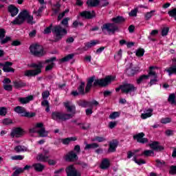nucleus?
<instances>
[{"mask_svg":"<svg viewBox=\"0 0 176 176\" xmlns=\"http://www.w3.org/2000/svg\"><path fill=\"white\" fill-rule=\"evenodd\" d=\"M96 79L95 76H92L87 80V85L85 87V82H81L80 85L78 87V91L80 93L81 96H85V94H87V93L90 92L91 87H97V86H100V87H107L111 82L115 80V77L112 76H107L104 78L101 79Z\"/></svg>","mask_w":176,"mask_h":176,"instance_id":"1","label":"nucleus"},{"mask_svg":"<svg viewBox=\"0 0 176 176\" xmlns=\"http://www.w3.org/2000/svg\"><path fill=\"white\" fill-rule=\"evenodd\" d=\"M54 34V42H58V41H61L63 39V36L67 35L68 32L67 29L61 27L60 25H56L53 27V23H51L49 27H47L43 32V34L47 35L49 34Z\"/></svg>","mask_w":176,"mask_h":176,"instance_id":"2","label":"nucleus"},{"mask_svg":"<svg viewBox=\"0 0 176 176\" xmlns=\"http://www.w3.org/2000/svg\"><path fill=\"white\" fill-rule=\"evenodd\" d=\"M25 20L27 21L28 24H30L31 25L35 24V21H34V16L30 15L28 10H23L19 14L17 17L11 22V23L14 24V25H21Z\"/></svg>","mask_w":176,"mask_h":176,"instance_id":"3","label":"nucleus"},{"mask_svg":"<svg viewBox=\"0 0 176 176\" xmlns=\"http://www.w3.org/2000/svg\"><path fill=\"white\" fill-rule=\"evenodd\" d=\"M30 68L35 69L26 70L25 72V76H36L39 74H42V69L43 68V62L39 61L38 63H33L30 65Z\"/></svg>","mask_w":176,"mask_h":176,"instance_id":"4","label":"nucleus"},{"mask_svg":"<svg viewBox=\"0 0 176 176\" xmlns=\"http://www.w3.org/2000/svg\"><path fill=\"white\" fill-rule=\"evenodd\" d=\"M51 118L53 120H56V122H67V120L72 119L74 115L59 111H53Z\"/></svg>","mask_w":176,"mask_h":176,"instance_id":"5","label":"nucleus"},{"mask_svg":"<svg viewBox=\"0 0 176 176\" xmlns=\"http://www.w3.org/2000/svg\"><path fill=\"white\" fill-rule=\"evenodd\" d=\"M30 52L35 57H43L45 55V51H43V47L38 44H34L30 47Z\"/></svg>","mask_w":176,"mask_h":176,"instance_id":"6","label":"nucleus"},{"mask_svg":"<svg viewBox=\"0 0 176 176\" xmlns=\"http://www.w3.org/2000/svg\"><path fill=\"white\" fill-rule=\"evenodd\" d=\"M102 32H105L107 31V32H111V34H115L116 31H119V26L116 25V23H105L102 27Z\"/></svg>","mask_w":176,"mask_h":176,"instance_id":"7","label":"nucleus"},{"mask_svg":"<svg viewBox=\"0 0 176 176\" xmlns=\"http://www.w3.org/2000/svg\"><path fill=\"white\" fill-rule=\"evenodd\" d=\"M14 112L16 113L22 114V116L25 118H34L35 116V113L28 112L25 108L21 106H17L14 109Z\"/></svg>","mask_w":176,"mask_h":176,"instance_id":"8","label":"nucleus"},{"mask_svg":"<svg viewBox=\"0 0 176 176\" xmlns=\"http://www.w3.org/2000/svg\"><path fill=\"white\" fill-rule=\"evenodd\" d=\"M121 91L125 94H129V93H134L137 91V87L133 84L125 83L121 85Z\"/></svg>","mask_w":176,"mask_h":176,"instance_id":"9","label":"nucleus"},{"mask_svg":"<svg viewBox=\"0 0 176 176\" xmlns=\"http://www.w3.org/2000/svg\"><path fill=\"white\" fill-rule=\"evenodd\" d=\"M66 174L67 176H81L82 173L74 165H69L65 168Z\"/></svg>","mask_w":176,"mask_h":176,"instance_id":"10","label":"nucleus"},{"mask_svg":"<svg viewBox=\"0 0 176 176\" xmlns=\"http://www.w3.org/2000/svg\"><path fill=\"white\" fill-rule=\"evenodd\" d=\"M10 135L12 138H20V137H23L24 135V130L21 127H16L12 130L10 133Z\"/></svg>","mask_w":176,"mask_h":176,"instance_id":"11","label":"nucleus"},{"mask_svg":"<svg viewBox=\"0 0 176 176\" xmlns=\"http://www.w3.org/2000/svg\"><path fill=\"white\" fill-rule=\"evenodd\" d=\"M36 127H38V129H40L37 132V134H38L39 137H42V138L47 137V134H49V132L46 131L45 127H43V123L38 122L36 124Z\"/></svg>","mask_w":176,"mask_h":176,"instance_id":"12","label":"nucleus"},{"mask_svg":"<svg viewBox=\"0 0 176 176\" xmlns=\"http://www.w3.org/2000/svg\"><path fill=\"white\" fill-rule=\"evenodd\" d=\"M145 137V133L143 132L139 133L135 135H133V140H136L140 144H146L148 142V138H144Z\"/></svg>","mask_w":176,"mask_h":176,"instance_id":"13","label":"nucleus"},{"mask_svg":"<svg viewBox=\"0 0 176 176\" xmlns=\"http://www.w3.org/2000/svg\"><path fill=\"white\" fill-rule=\"evenodd\" d=\"M80 16L83 19H87V20H90L96 17V12L82 11V12H80Z\"/></svg>","mask_w":176,"mask_h":176,"instance_id":"14","label":"nucleus"},{"mask_svg":"<svg viewBox=\"0 0 176 176\" xmlns=\"http://www.w3.org/2000/svg\"><path fill=\"white\" fill-rule=\"evenodd\" d=\"M56 60H57V58L56 57H52L50 58V59H47L45 61V64H50V63H51L50 65H47L45 67V71H52L53 69V68L54 67V63H53V61H56Z\"/></svg>","mask_w":176,"mask_h":176,"instance_id":"15","label":"nucleus"},{"mask_svg":"<svg viewBox=\"0 0 176 176\" xmlns=\"http://www.w3.org/2000/svg\"><path fill=\"white\" fill-rule=\"evenodd\" d=\"M64 105L67 109V112H71L72 113L70 115H73L74 118V116H75V113H76V107L75 105L71 104L69 102H65Z\"/></svg>","mask_w":176,"mask_h":176,"instance_id":"16","label":"nucleus"},{"mask_svg":"<svg viewBox=\"0 0 176 176\" xmlns=\"http://www.w3.org/2000/svg\"><path fill=\"white\" fill-rule=\"evenodd\" d=\"M148 146L157 152H162V151L164 150V147L163 146L159 145V142H153L151 144H148Z\"/></svg>","mask_w":176,"mask_h":176,"instance_id":"17","label":"nucleus"},{"mask_svg":"<svg viewBox=\"0 0 176 176\" xmlns=\"http://www.w3.org/2000/svg\"><path fill=\"white\" fill-rule=\"evenodd\" d=\"M75 160H78V155H76L75 151H70L68 154H67V162H75Z\"/></svg>","mask_w":176,"mask_h":176,"instance_id":"18","label":"nucleus"},{"mask_svg":"<svg viewBox=\"0 0 176 176\" xmlns=\"http://www.w3.org/2000/svg\"><path fill=\"white\" fill-rule=\"evenodd\" d=\"M118 145H119V142H118V140H113L112 142H110L108 152L109 153L116 152Z\"/></svg>","mask_w":176,"mask_h":176,"instance_id":"19","label":"nucleus"},{"mask_svg":"<svg viewBox=\"0 0 176 176\" xmlns=\"http://www.w3.org/2000/svg\"><path fill=\"white\" fill-rule=\"evenodd\" d=\"M8 12L10 13L12 17L17 16L19 14V8L13 5H10L8 8Z\"/></svg>","mask_w":176,"mask_h":176,"instance_id":"20","label":"nucleus"},{"mask_svg":"<svg viewBox=\"0 0 176 176\" xmlns=\"http://www.w3.org/2000/svg\"><path fill=\"white\" fill-rule=\"evenodd\" d=\"M13 65V63L7 61L5 63L3 67V71L4 72H14V69L10 67Z\"/></svg>","mask_w":176,"mask_h":176,"instance_id":"21","label":"nucleus"},{"mask_svg":"<svg viewBox=\"0 0 176 176\" xmlns=\"http://www.w3.org/2000/svg\"><path fill=\"white\" fill-rule=\"evenodd\" d=\"M173 62L175 65L166 69L169 76H171L173 74L176 75V58L173 59Z\"/></svg>","mask_w":176,"mask_h":176,"instance_id":"22","label":"nucleus"},{"mask_svg":"<svg viewBox=\"0 0 176 176\" xmlns=\"http://www.w3.org/2000/svg\"><path fill=\"white\" fill-rule=\"evenodd\" d=\"M139 71H140L139 67H134V68L129 67L126 69V74L128 76H134L135 74H138Z\"/></svg>","mask_w":176,"mask_h":176,"instance_id":"23","label":"nucleus"},{"mask_svg":"<svg viewBox=\"0 0 176 176\" xmlns=\"http://www.w3.org/2000/svg\"><path fill=\"white\" fill-rule=\"evenodd\" d=\"M110 166H111V162H109V160L108 158H104L102 160L100 168L102 170H107L109 168Z\"/></svg>","mask_w":176,"mask_h":176,"instance_id":"24","label":"nucleus"},{"mask_svg":"<svg viewBox=\"0 0 176 176\" xmlns=\"http://www.w3.org/2000/svg\"><path fill=\"white\" fill-rule=\"evenodd\" d=\"M79 107L82 108H91V102H89L85 100H80L78 101Z\"/></svg>","mask_w":176,"mask_h":176,"instance_id":"25","label":"nucleus"},{"mask_svg":"<svg viewBox=\"0 0 176 176\" xmlns=\"http://www.w3.org/2000/svg\"><path fill=\"white\" fill-rule=\"evenodd\" d=\"M156 69L155 67L151 66L148 68V74L146 75L148 76V79L152 76L153 78H157V74H156V72L153 71V69Z\"/></svg>","mask_w":176,"mask_h":176,"instance_id":"26","label":"nucleus"},{"mask_svg":"<svg viewBox=\"0 0 176 176\" xmlns=\"http://www.w3.org/2000/svg\"><path fill=\"white\" fill-rule=\"evenodd\" d=\"M13 85L15 89H21L22 87H25V86H27V83L21 80H14L13 81Z\"/></svg>","mask_w":176,"mask_h":176,"instance_id":"27","label":"nucleus"},{"mask_svg":"<svg viewBox=\"0 0 176 176\" xmlns=\"http://www.w3.org/2000/svg\"><path fill=\"white\" fill-rule=\"evenodd\" d=\"M87 5L89 8H96L100 5V0H87Z\"/></svg>","mask_w":176,"mask_h":176,"instance_id":"28","label":"nucleus"},{"mask_svg":"<svg viewBox=\"0 0 176 176\" xmlns=\"http://www.w3.org/2000/svg\"><path fill=\"white\" fill-rule=\"evenodd\" d=\"M59 141L63 144V145H69L72 141H76V137H71L67 138L59 139Z\"/></svg>","mask_w":176,"mask_h":176,"instance_id":"29","label":"nucleus"},{"mask_svg":"<svg viewBox=\"0 0 176 176\" xmlns=\"http://www.w3.org/2000/svg\"><path fill=\"white\" fill-rule=\"evenodd\" d=\"M34 100V96H29L25 98H19V101L21 104H28L30 101H32Z\"/></svg>","mask_w":176,"mask_h":176,"instance_id":"30","label":"nucleus"},{"mask_svg":"<svg viewBox=\"0 0 176 176\" xmlns=\"http://www.w3.org/2000/svg\"><path fill=\"white\" fill-rule=\"evenodd\" d=\"M111 21H113L114 24H122V23L126 21V19L123 16H118L111 19Z\"/></svg>","mask_w":176,"mask_h":176,"instance_id":"31","label":"nucleus"},{"mask_svg":"<svg viewBox=\"0 0 176 176\" xmlns=\"http://www.w3.org/2000/svg\"><path fill=\"white\" fill-rule=\"evenodd\" d=\"M32 167L34 168L35 171H37L38 173H42L45 169V165L41 163L34 164L32 165Z\"/></svg>","mask_w":176,"mask_h":176,"instance_id":"32","label":"nucleus"},{"mask_svg":"<svg viewBox=\"0 0 176 176\" xmlns=\"http://www.w3.org/2000/svg\"><path fill=\"white\" fill-rule=\"evenodd\" d=\"M50 157V155H45V154L40 153L37 156V160L38 162H46L47 160H49V158Z\"/></svg>","mask_w":176,"mask_h":176,"instance_id":"33","label":"nucleus"},{"mask_svg":"<svg viewBox=\"0 0 176 176\" xmlns=\"http://www.w3.org/2000/svg\"><path fill=\"white\" fill-rule=\"evenodd\" d=\"M152 112H153V109H148L146 111V113H142L141 118L142 119H147V118H151L152 116Z\"/></svg>","mask_w":176,"mask_h":176,"instance_id":"34","label":"nucleus"},{"mask_svg":"<svg viewBox=\"0 0 176 176\" xmlns=\"http://www.w3.org/2000/svg\"><path fill=\"white\" fill-rule=\"evenodd\" d=\"M98 43H100V41L98 40H92L90 42L86 43L85 48L90 49L91 47H93V46L98 45Z\"/></svg>","mask_w":176,"mask_h":176,"instance_id":"35","label":"nucleus"},{"mask_svg":"<svg viewBox=\"0 0 176 176\" xmlns=\"http://www.w3.org/2000/svg\"><path fill=\"white\" fill-rule=\"evenodd\" d=\"M75 54H69L64 58L60 59V63H66L67 61H69V60H72L74 57Z\"/></svg>","mask_w":176,"mask_h":176,"instance_id":"36","label":"nucleus"},{"mask_svg":"<svg viewBox=\"0 0 176 176\" xmlns=\"http://www.w3.org/2000/svg\"><path fill=\"white\" fill-rule=\"evenodd\" d=\"M86 144V146L85 147V151L87 149H96V148H98L100 145L97 143H91V144Z\"/></svg>","mask_w":176,"mask_h":176,"instance_id":"37","label":"nucleus"},{"mask_svg":"<svg viewBox=\"0 0 176 176\" xmlns=\"http://www.w3.org/2000/svg\"><path fill=\"white\" fill-rule=\"evenodd\" d=\"M168 102H170L171 105L176 104L175 94H171L170 95H169Z\"/></svg>","mask_w":176,"mask_h":176,"instance_id":"38","label":"nucleus"},{"mask_svg":"<svg viewBox=\"0 0 176 176\" xmlns=\"http://www.w3.org/2000/svg\"><path fill=\"white\" fill-rule=\"evenodd\" d=\"M14 151L17 153H20V152H25L27 151V148H25V146H16L14 148Z\"/></svg>","mask_w":176,"mask_h":176,"instance_id":"39","label":"nucleus"},{"mask_svg":"<svg viewBox=\"0 0 176 176\" xmlns=\"http://www.w3.org/2000/svg\"><path fill=\"white\" fill-rule=\"evenodd\" d=\"M155 163H156V164H155L156 167L162 168V167H164V166H166V162H164L162 160H156Z\"/></svg>","mask_w":176,"mask_h":176,"instance_id":"40","label":"nucleus"},{"mask_svg":"<svg viewBox=\"0 0 176 176\" xmlns=\"http://www.w3.org/2000/svg\"><path fill=\"white\" fill-rule=\"evenodd\" d=\"M70 19L69 17L65 18L62 20L60 23L62 24L63 26H64V29L68 28L69 25H68V21H69Z\"/></svg>","mask_w":176,"mask_h":176,"instance_id":"41","label":"nucleus"},{"mask_svg":"<svg viewBox=\"0 0 176 176\" xmlns=\"http://www.w3.org/2000/svg\"><path fill=\"white\" fill-rule=\"evenodd\" d=\"M109 5V1L108 0H99V6L100 8H105Z\"/></svg>","mask_w":176,"mask_h":176,"instance_id":"42","label":"nucleus"},{"mask_svg":"<svg viewBox=\"0 0 176 176\" xmlns=\"http://www.w3.org/2000/svg\"><path fill=\"white\" fill-rule=\"evenodd\" d=\"M145 53V50L142 48H140L135 52L137 57H142Z\"/></svg>","mask_w":176,"mask_h":176,"instance_id":"43","label":"nucleus"},{"mask_svg":"<svg viewBox=\"0 0 176 176\" xmlns=\"http://www.w3.org/2000/svg\"><path fill=\"white\" fill-rule=\"evenodd\" d=\"M133 160L135 162L137 163V164H139V166H141V164H145L146 162L145 160L140 159V160H138L137 159V155H135L133 157Z\"/></svg>","mask_w":176,"mask_h":176,"instance_id":"44","label":"nucleus"},{"mask_svg":"<svg viewBox=\"0 0 176 176\" xmlns=\"http://www.w3.org/2000/svg\"><path fill=\"white\" fill-rule=\"evenodd\" d=\"M148 79V76L144 74L139 77V78L137 80L138 85H140V83H142L144 80Z\"/></svg>","mask_w":176,"mask_h":176,"instance_id":"45","label":"nucleus"},{"mask_svg":"<svg viewBox=\"0 0 176 176\" xmlns=\"http://www.w3.org/2000/svg\"><path fill=\"white\" fill-rule=\"evenodd\" d=\"M107 140L104 137L96 136L94 139L91 140L92 142L97 141L98 142H104Z\"/></svg>","mask_w":176,"mask_h":176,"instance_id":"46","label":"nucleus"},{"mask_svg":"<svg viewBox=\"0 0 176 176\" xmlns=\"http://www.w3.org/2000/svg\"><path fill=\"white\" fill-rule=\"evenodd\" d=\"M45 8H46V6H42L38 8L37 11H34V14H36V16H41V14L42 13V12H43V10Z\"/></svg>","mask_w":176,"mask_h":176,"instance_id":"47","label":"nucleus"},{"mask_svg":"<svg viewBox=\"0 0 176 176\" xmlns=\"http://www.w3.org/2000/svg\"><path fill=\"white\" fill-rule=\"evenodd\" d=\"M160 122L162 124H167V123H171L172 119L171 118H164L161 119Z\"/></svg>","mask_w":176,"mask_h":176,"instance_id":"48","label":"nucleus"},{"mask_svg":"<svg viewBox=\"0 0 176 176\" xmlns=\"http://www.w3.org/2000/svg\"><path fill=\"white\" fill-rule=\"evenodd\" d=\"M12 38L10 36H6L5 38L0 39V43L1 45H5L6 43H8L9 41H11Z\"/></svg>","mask_w":176,"mask_h":176,"instance_id":"49","label":"nucleus"},{"mask_svg":"<svg viewBox=\"0 0 176 176\" xmlns=\"http://www.w3.org/2000/svg\"><path fill=\"white\" fill-rule=\"evenodd\" d=\"M77 126H80L82 130H89L90 129V124H87L85 126L82 123H77Z\"/></svg>","mask_w":176,"mask_h":176,"instance_id":"50","label":"nucleus"},{"mask_svg":"<svg viewBox=\"0 0 176 176\" xmlns=\"http://www.w3.org/2000/svg\"><path fill=\"white\" fill-rule=\"evenodd\" d=\"M155 153L152 150H146L143 152L144 156H146V157L149 156H152Z\"/></svg>","mask_w":176,"mask_h":176,"instance_id":"51","label":"nucleus"},{"mask_svg":"<svg viewBox=\"0 0 176 176\" xmlns=\"http://www.w3.org/2000/svg\"><path fill=\"white\" fill-rule=\"evenodd\" d=\"M155 12H156V11L155 10H151V12H147L145 14V20H146V21L149 20L152 17V16H153V13H155Z\"/></svg>","mask_w":176,"mask_h":176,"instance_id":"52","label":"nucleus"},{"mask_svg":"<svg viewBox=\"0 0 176 176\" xmlns=\"http://www.w3.org/2000/svg\"><path fill=\"white\" fill-rule=\"evenodd\" d=\"M137 13H138V8H135L133 10H132L129 13V16L131 17H136L137 16Z\"/></svg>","mask_w":176,"mask_h":176,"instance_id":"53","label":"nucleus"},{"mask_svg":"<svg viewBox=\"0 0 176 176\" xmlns=\"http://www.w3.org/2000/svg\"><path fill=\"white\" fill-rule=\"evenodd\" d=\"M69 12V9H66L63 12L59 14L58 16V21H60V20H61V19H63L64 16H65V14Z\"/></svg>","mask_w":176,"mask_h":176,"instance_id":"54","label":"nucleus"},{"mask_svg":"<svg viewBox=\"0 0 176 176\" xmlns=\"http://www.w3.org/2000/svg\"><path fill=\"white\" fill-rule=\"evenodd\" d=\"M119 116H120V113L118 111H115L109 115V118L115 119L116 118H119Z\"/></svg>","mask_w":176,"mask_h":176,"instance_id":"55","label":"nucleus"},{"mask_svg":"<svg viewBox=\"0 0 176 176\" xmlns=\"http://www.w3.org/2000/svg\"><path fill=\"white\" fill-rule=\"evenodd\" d=\"M168 13L170 17H174L175 20H176V8L168 11Z\"/></svg>","mask_w":176,"mask_h":176,"instance_id":"56","label":"nucleus"},{"mask_svg":"<svg viewBox=\"0 0 176 176\" xmlns=\"http://www.w3.org/2000/svg\"><path fill=\"white\" fill-rule=\"evenodd\" d=\"M22 173H23V168H19L13 173L12 176H19Z\"/></svg>","mask_w":176,"mask_h":176,"instance_id":"57","label":"nucleus"},{"mask_svg":"<svg viewBox=\"0 0 176 176\" xmlns=\"http://www.w3.org/2000/svg\"><path fill=\"white\" fill-rule=\"evenodd\" d=\"M169 174H171V175H176V166H171L170 167Z\"/></svg>","mask_w":176,"mask_h":176,"instance_id":"58","label":"nucleus"},{"mask_svg":"<svg viewBox=\"0 0 176 176\" xmlns=\"http://www.w3.org/2000/svg\"><path fill=\"white\" fill-rule=\"evenodd\" d=\"M168 31H170V28H164L162 30V36H166V35L168 34Z\"/></svg>","mask_w":176,"mask_h":176,"instance_id":"59","label":"nucleus"},{"mask_svg":"<svg viewBox=\"0 0 176 176\" xmlns=\"http://www.w3.org/2000/svg\"><path fill=\"white\" fill-rule=\"evenodd\" d=\"M3 89L7 91H12L13 90V86H12L11 85H4Z\"/></svg>","mask_w":176,"mask_h":176,"instance_id":"60","label":"nucleus"},{"mask_svg":"<svg viewBox=\"0 0 176 176\" xmlns=\"http://www.w3.org/2000/svg\"><path fill=\"white\" fill-rule=\"evenodd\" d=\"M78 25H80L81 27L83 25V23L78 22V21H75L73 22L72 27L74 28H78Z\"/></svg>","mask_w":176,"mask_h":176,"instance_id":"61","label":"nucleus"},{"mask_svg":"<svg viewBox=\"0 0 176 176\" xmlns=\"http://www.w3.org/2000/svg\"><path fill=\"white\" fill-rule=\"evenodd\" d=\"M12 160H23L24 156L23 155H14L11 157Z\"/></svg>","mask_w":176,"mask_h":176,"instance_id":"62","label":"nucleus"},{"mask_svg":"<svg viewBox=\"0 0 176 176\" xmlns=\"http://www.w3.org/2000/svg\"><path fill=\"white\" fill-rule=\"evenodd\" d=\"M49 96H50V92H49V91H45L42 93V97L43 100H46Z\"/></svg>","mask_w":176,"mask_h":176,"instance_id":"63","label":"nucleus"},{"mask_svg":"<svg viewBox=\"0 0 176 176\" xmlns=\"http://www.w3.org/2000/svg\"><path fill=\"white\" fill-rule=\"evenodd\" d=\"M6 34V31H5V29L0 28V40L3 39V38H5Z\"/></svg>","mask_w":176,"mask_h":176,"instance_id":"64","label":"nucleus"}]
</instances>
